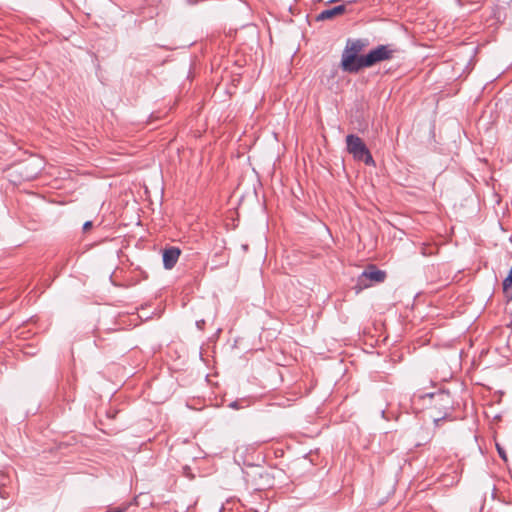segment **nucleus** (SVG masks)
I'll use <instances>...</instances> for the list:
<instances>
[{"instance_id": "nucleus-1", "label": "nucleus", "mask_w": 512, "mask_h": 512, "mask_svg": "<svg viewBox=\"0 0 512 512\" xmlns=\"http://www.w3.org/2000/svg\"><path fill=\"white\" fill-rule=\"evenodd\" d=\"M369 45L367 39H348L341 56V68L348 73H358L363 69L360 59L364 58L361 52Z\"/></svg>"}, {"instance_id": "nucleus-2", "label": "nucleus", "mask_w": 512, "mask_h": 512, "mask_svg": "<svg viewBox=\"0 0 512 512\" xmlns=\"http://www.w3.org/2000/svg\"><path fill=\"white\" fill-rule=\"evenodd\" d=\"M396 49L391 44H381L371 49L367 54H364V58L360 59L359 64L364 68H369L375 64L390 60L394 57Z\"/></svg>"}, {"instance_id": "nucleus-3", "label": "nucleus", "mask_w": 512, "mask_h": 512, "mask_svg": "<svg viewBox=\"0 0 512 512\" xmlns=\"http://www.w3.org/2000/svg\"><path fill=\"white\" fill-rule=\"evenodd\" d=\"M347 151L354 159L363 161L366 165H374L373 157L363 140L354 134L346 136Z\"/></svg>"}, {"instance_id": "nucleus-4", "label": "nucleus", "mask_w": 512, "mask_h": 512, "mask_svg": "<svg viewBox=\"0 0 512 512\" xmlns=\"http://www.w3.org/2000/svg\"><path fill=\"white\" fill-rule=\"evenodd\" d=\"M386 273L382 270L377 269L374 265H370L366 270H364L358 277L357 280V288L362 290L363 288H367L374 283H381L385 280Z\"/></svg>"}, {"instance_id": "nucleus-5", "label": "nucleus", "mask_w": 512, "mask_h": 512, "mask_svg": "<svg viewBox=\"0 0 512 512\" xmlns=\"http://www.w3.org/2000/svg\"><path fill=\"white\" fill-rule=\"evenodd\" d=\"M180 254H181V251L177 247H170V248L165 249L163 251L164 268L167 270L172 269L176 265Z\"/></svg>"}, {"instance_id": "nucleus-6", "label": "nucleus", "mask_w": 512, "mask_h": 512, "mask_svg": "<svg viewBox=\"0 0 512 512\" xmlns=\"http://www.w3.org/2000/svg\"><path fill=\"white\" fill-rule=\"evenodd\" d=\"M345 11H346V5H338V6H335L332 8H328V9H325L322 12H320L316 16V20L323 21V20L332 19L333 17H335L337 15L343 14Z\"/></svg>"}, {"instance_id": "nucleus-7", "label": "nucleus", "mask_w": 512, "mask_h": 512, "mask_svg": "<svg viewBox=\"0 0 512 512\" xmlns=\"http://www.w3.org/2000/svg\"><path fill=\"white\" fill-rule=\"evenodd\" d=\"M503 291L507 298L512 299V268L510 269L506 278L503 280Z\"/></svg>"}, {"instance_id": "nucleus-8", "label": "nucleus", "mask_w": 512, "mask_h": 512, "mask_svg": "<svg viewBox=\"0 0 512 512\" xmlns=\"http://www.w3.org/2000/svg\"><path fill=\"white\" fill-rule=\"evenodd\" d=\"M496 447H497V451H498L499 456H500L503 460H506V454H505L504 449H503L499 444H497V445H496Z\"/></svg>"}, {"instance_id": "nucleus-9", "label": "nucleus", "mask_w": 512, "mask_h": 512, "mask_svg": "<svg viewBox=\"0 0 512 512\" xmlns=\"http://www.w3.org/2000/svg\"><path fill=\"white\" fill-rule=\"evenodd\" d=\"M228 406L230 408H232V409H235V410L240 409V405H239L238 401H232L231 403H229Z\"/></svg>"}, {"instance_id": "nucleus-10", "label": "nucleus", "mask_w": 512, "mask_h": 512, "mask_svg": "<svg viewBox=\"0 0 512 512\" xmlns=\"http://www.w3.org/2000/svg\"><path fill=\"white\" fill-rule=\"evenodd\" d=\"M92 226H93L92 221H86V222L83 224V230H84V231H88Z\"/></svg>"}, {"instance_id": "nucleus-11", "label": "nucleus", "mask_w": 512, "mask_h": 512, "mask_svg": "<svg viewBox=\"0 0 512 512\" xmlns=\"http://www.w3.org/2000/svg\"><path fill=\"white\" fill-rule=\"evenodd\" d=\"M205 325V321L203 319L196 321V326L198 329L202 330Z\"/></svg>"}, {"instance_id": "nucleus-12", "label": "nucleus", "mask_w": 512, "mask_h": 512, "mask_svg": "<svg viewBox=\"0 0 512 512\" xmlns=\"http://www.w3.org/2000/svg\"><path fill=\"white\" fill-rule=\"evenodd\" d=\"M494 16L496 18V21L499 22L500 21V17H501L500 12L499 11L495 12Z\"/></svg>"}, {"instance_id": "nucleus-13", "label": "nucleus", "mask_w": 512, "mask_h": 512, "mask_svg": "<svg viewBox=\"0 0 512 512\" xmlns=\"http://www.w3.org/2000/svg\"><path fill=\"white\" fill-rule=\"evenodd\" d=\"M107 512H122V510L121 509H113V510H109Z\"/></svg>"}]
</instances>
